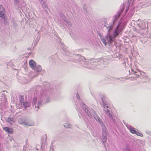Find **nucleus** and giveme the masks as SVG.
Masks as SVG:
<instances>
[{
	"label": "nucleus",
	"mask_w": 151,
	"mask_h": 151,
	"mask_svg": "<svg viewBox=\"0 0 151 151\" xmlns=\"http://www.w3.org/2000/svg\"><path fill=\"white\" fill-rule=\"evenodd\" d=\"M53 90L50 89H47L45 87L42 88L41 91H36L35 92L34 95L33 103L34 104H41L44 97L45 98V103H48L50 101V98L48 95H50L52 92H53Z\"/></svg>",
	"instance_id": "1"
},
{
	"label": "nucleus",
	"mask_w": 151,
	"mask_h": 151,
	"mask_svg": "<svg viewBox=\"0 0 151 151\" xmlns=\"http://www.w3.org/2000/svg\"><path fill=\"white\" fill-rule=\"evenodd\" d=\"M104 26L106 28L108 31V35L106 36V38L108 40V42L110 44L115 41V38L118 36L120 32L123 29V26L121 22L119 23L116 28L113 31L112 34H110L111 31L113 29V26L110 22L109 24L106 23V22H104Z\"/></svg>",
	"instance_id": "2"
},
{
	"label": "nucleus",
	"mask_w": 151,
	"mask_h": 151,
	"mask_svg": "<svg viewBox=\"0 0 151 151\" xmlns=\"http://www.w3.org/2000/svg\"><path fill=\"white\" fill-rule=\"evenodd\" d=\"M124 9V4L120 6V10L118 11L116 14L113 17L112 22H111L113 27L116 25L118 22V20L120 16L122 14Z\"/></svg>",
	"instance_id": "3"
},
{
	"label": "nucleus",
	"mask_w": 151,
	"mask_h": 151,
	"mask_svg": "<svg viewBox=\"0 0 151 151\" xmlns=\"http://www.w3.org/2000/svg\"><path fill=\"white\" fill-rule=\"evenodd\" d=\"M59 15L63 21L62 22H61L59 24V25L62 29H66L65 26H66L67 28L70 27L72 26V24L71 22L67 20V18L65 17L62 13H60Z\"/></svg>",
	"instance_id": "4"
},
{
	"label": "nucleus",
	"mask_w": 151,
	"mask_h": 151,
	"mask_svg": "<svg viewBox=\"0 0 151 151\" xmlns=\"http://www.w3.org/2000/svg\"><path fill=\"white\" fill-rule=\"evenodd\" d=\"M94 98L96 100L97 103L100 104H107L108 103L106 96L105 94H102L99 93L96 96H93Z\"/></svg>",
	"instance_id": "5"
},
{
	"label": "nucleus",
	"mask_w": 151,
	"mask_h": 151,
	"mask_svg": "<svg viewBox=\"0 0 151 151\" xmlns=\"http://www.w3.org/2000/svg\"><path fill=\"white\" fill-rule=\"evenodd\" d=\"M81 109L85 111L86 114L90 118L92 117V115L90 112V109L86 104H80Z\"/></svg>",
	"instance_id": "6"
},
{
	"label": "nucleus",
	"mask_w": 151,
	"mask_h": 151,
	"mask_svg": "<svg viewBox=\"0 0 151 151\" xmlns=\"http://www.w3.org/2000/svg\"><path fill=\"white\" fill-rule=\"evenodd\" d=\"M107 104H103V106H103L104 108V110L106 111V114L108 115L110 118H112L111 119L113 122H115V120L114 119H113L112 118V115L111 114L110 112H111V111L110 110V108L109 107V106L107 105Z\"/></svg>",
	"instance_id": "7"
},
{
	"label": "nucleus",
	"mask_w": 151,
	"mask_h": 151,
	"mask_svg": "<svg viewBox=\"0 0 151 151\" xmlns=\"http://www.w3.org/2000/svg\"><path fill=\"white\" fill-rule=\"evenodd\" d=\"M137 24L140 29H144L146 28L147 25V24L143 21L140 22L139 21V20L137 21Z\"/></svg>",
	"instance_id": "8"
},
{
	"label": "nucleus",
	"mask_w": 151,
	"mask_h": 151,
	"mask_svg": "<svg viewBox=\"0 0 151 151\" xmlns=\"http://www.w3.org/2000/svg\"><path fill=\"white\" fill-rule=\"evenodd\" d=\"M5 8L2 5H0V17L4 18L6 16L5 14Z\"/></svg>",
	"instance_id": "9"
},
{
	"label": "nucleus",
	"mask_w": 151,
	"mask_h": 151,
	"mask_svg": "<svg viewBox=\"0 0 151 151\" xmlns=\"http://www.w3.org/2000/svg\"><path fill=\"white\" fill-rule=\"evenodd\" d=\"M85 60L84 57L81 56H80V57L78 59V62L83 65H84L85 64H86L88 63V61H86Z\"/></svg>",
	"instance_id": "10"
},
{
	"label": "nucleus",
	"mask_w": 151,
	"mask_h": 151,
	"mask_svg": "<svg viewBox=\"0 0 151 151\" xmlns=\"http://www.w3.org/2000/svg\"><path fill=\"white\" fill-rule=\"evenodd\" d=\"M34 70V73H35L36 75H37L39 74L42 70V68L40 65H38L36 66L35 68L33 69Z\"/></svg>",
	"instance_id": "11"
},
{
	"label": "nucleus",
	"mask_w": 151,
	"mask_h": 151,
	"mask_svg": "<svg viewBox=\"0 0 151 151\" xmlns=\"http://www.w3.org/2000/svg\"><path fill=\"white\" fill-rule=\"evenodd\" d=\"M93 62L94 63L93 64L94 65H96L98 66L99 65H101L102 67H104L102 65V64H103V62L102 60L98 61V60H93Z\"/></svg>",
	"instance_id": "12"
},
{
	"label": "nucleus",
	"mask_w": 151,
	"mask_h": 151,
	"mask_svg": "<svg viewBox=\"0 0 151 151\" xmlns=\"http://www.w3.org/2000/svg\"><path fill=\"white\" fill-rule=\"evenodd\" d=\"M3 129L9 134H12L13 132V129L10 127H4Z\"/></svg>",
	"instance_id": "13"
},
{
	"label": "nucleus",
	"mask_w": 151,
	"mask_h": 151,
	"mask_svg": "<svg viewBox=\"0 0 151 151\" xmlns=\"http://www.w3.org/2000/svg\"><path fill=\"white\" fill-rule=\"evenodd\" d=\"M29 65L33 69H34L36 66L35 62L32 60H30L29 61Z\"/></svg>",
	"instance_id": "14"
},
{
	"label": "nucleus",
	"mask_w": 151,
	"mask_h": 151,
	"mask_svg": "<svg viewBox=\"0 0 151 151\" xmlns=\"http://www.w3.org/2000/svg\"><path fill=\"white\" fill-rule=\"evenodd\" d=\"M128 129H129L130 132L132 134H135L136 132V131L135 128L129 125H126Z\"/></svg>",
	"instance_id": "15"
},
{
	"label": "nucleus",
	"mask_w": 151,
	"mask_h": 151,
	"mask_svg": "<svg viewBox=\"0 0 151 151\" xmlns=\"http://www.w3.org/2000/svg\"><path fill=\"white\" fill-rule=\"evenodd\" d=\"M32 107L34 110L36 111L39 110L40 107L42 106V104H32Z\"/></svg>",
	"instance_id": "16"
},
{
	"label": "nucleus",
	"mask_w": 151,
	"mask_h": 151,
	"mask_svg": "<svg viewBox=\"0 0 151 151\" xmlns=\"http://www.w3.org/2000/svg\"><path fill=\"white\" fill-rule=\"evenodd\" d=\"M39 1L43 8H47L46 2L44 0H39Z\"/></svg>",
	"instance_id": "17"
},
{
	"label": "nucleus",
	"mask_w": 151,
	"mask_h": 151,
	"mask_svg": "<svg viewBox=\"0 0 151 151\" xmlns=\"http://www.w3.org/2000/svg\"><path fill=\"white\" fill-rule=\"evenodd\" d=\"M107 133L103 132L102 133V142L104 144V143L106 142L107 139Z\"/></svg>",
	"instance_id": "18"
},
{
	"label": "nucleus",
	"mask_w": 151,
	"mask_h": 151,
	"mask_svg": "<svg viewBox=\"0 0 151 151\" xmlns=\"http://www.w3.org/2000/svg\"><path fill=\"white\" fill-rule=\"evenodd\" d=\"M19 101L21 104H25L24 103V99L23 96L22 95H20L19 96ZM26 103L25 104H27L26 102Z\"/></svg>",
	"instance_id": "19"
},
{
	"label": "nucleus",
	"mask_w": 151,
	"mask_h": 151,
	"mask_svg": "<svg viewBox=\"0 0 151 151\" xmlns=\"http://www.w3.org/2000/svg\"><path fill=\"white\" fill-rule=\"evenodd\" d=\"M132 72L131 73H132L133 74H135L136 76H138V77L140 75H142V73L140 71L137 72L136 71H134L132 69H131Z\"/></svg>",
	"instance_id": "20"
},
{
	"label": "nucleus",
	"mask_w": 151,
	"mask_h": 151,
	"mask_svg": "<svg viewBox=\"0 0 151 151\" xmlns=\"http://www.w3.org/2000/svg\"><path fill=\"white\" fill-rule=\"evenodd\" d=\"M94 117L95 119L96 120V121L98 122L99 123L101 122H102V120L99 118L98 115L95 116H94Z\"/></svg>",
	"instance_id": "21"
},
{
	"label": "nucleus",
	"mask_w": 151,
	"mask_h": 151,
	"mask_svg": "<svg viewBox=\"0 0 151 151\" xmlns=\"http://www.w3.org/2000/svg\"><path fill=\"white\" fill-rule=\"evenodd\" d=\"M21 106L23 108H24V110L27 109V107L29 106V104H20Z\"/></svg>",
	"instance_id": "22"
},
{
	"label": "nucleus",
	"mask_w": 151,
	"mask_h": 151,
	"mask_svg": "<svg viewBox=\"0 0 151 151\" xmlns=\"http://www.w3.org/2000/svg\"><path fill=\"white\" fill-rule=\"evenodd\" d=\"M13 120H14L13 118L9 117V118H8L6 120V122H7L8 123H11L10 122H14Z\"/></svg>",
	"instance_id": "23"
},
{
	"label": "nucleus",
	"mask_w": 151,
	"mask_h": 151,
	"mask_svg": "<svg viewBox=\"0 0 151 151\" xmlns=\"http://www.w3.org/2000/svg\"><path fill=\"white\" fill-rule=\"evenodd\" d=\"M3 19L4 21V24L5 25H8L9 24L8 22L7 21V19L6 18V17H5L4 18H2Z\"/></svg>",
	"instance_id": "24"
},
{
	"label": "nucleus",
	"mask_w": 151,
	"mask_h": 151,
	"mask_svg": "<svg viewBox=\"0 0 151 151\" xmlns=\"http://www.w3.org/2000/svg\"><path fill=\"white\" fill-rule=\"evenodd\" d=\"M101 127L103 130V132H107V129L105 125L102 126Z\"/></svg>",
	"instance_id": "25"
},
{
	"label": "nucleus",
	"mask_w": 151,
	"mask_h": 151,
	"mask_svg": "<svg viewBox=\"0 0 151 151\" xmlns=\"http://www.w3.org/2000/svg\"><path fill=\"white\" fill-rule=\"evenodd\" d=\"M83 10L86 13L87 12V7L86 5L84 4L83 5Z\"/></svg>",
	"instance_id": "26"
},
{
	"label": "nucleus",
	"mask_w": 151,
	"mask_h": 151,
	"mask_svg": "<svg viewBox=\"0 0 151 151\" xmlns=\"http://www.w3.org/2000/svg\"><path fill=\"white\" fill-rule=\"evenodd\" d=\"M52 143H51V146L50 147V151H54V146L53 145H52Z\"/></svg>",
	"instance_id": "27"
},
{
	"label": "nucleus",
	"mask_w": 151,
	"mask_h": 151,
	"mask_svg": "<svg viewBox=\"0 0 151 151\" xmlns=\"http://www.w3.org/2000/svg\"><path fill=\"white\" fill-rule=\"evenodd\" d=\"M135 134H136L137 135L141 137L143 136V135L140 132H138L136 131V132Z\"/></svg>",
	"instance_id": "28"
},
{
	"label": "nucleus",
	"mask_w": 151,
	"mask_h": 151,
	"mask_svg": "<svg viewBox=\"0 0 151 151\" xmlns=\"http://www.w3.org/2000/svg\"><path fill=\"white\" fill-rule=\"evenodd\" d=\"M18 122L20 124H26V125H27V124H26V123L24 122H22V121H21L20 120H19L18 121Z\"/></svg>",
	"instance_id": "29"
},
{
	"label": "nucleus",
	"mask_w": 151,
	"mask_h": 151,
	"mask_svg": "<svg viewBox=\"0 0 151 151\" xmlns=\"http://www.w3.org/2000/svg\"><path fill=\"white\" fill-rule=\"evenodd\" d=\"M42 149V146L40 145H38L36 146V149L38 150L39 149Z\"/></svg>",
	"instance_id": "30"
},
{
	"label": "nucleus",
	"mask_w": 151,
	"mask_h": 151,
	"mask_svg": "<svg viewBox=\"0 0 151 151\" xmlns=\"http://www.w3.org/2000/svg\"><path fill=\"white\" fill-rule=\"evenodd\" d=\"M64 127L66 128H69L70 125V124H68L67 123H65L64 124Z\"/></svg>",
	"instance_id": "31"
},
{
	"label": "nucleus",
	"mask_w": 151,
	"mask_h": 151,
	"mask_svg": "<svg viewBox=\"0 0 151 151\" xmlns=\"http://www.w3.org/2000/svg\"><path fill=\"white\" fill-rule=\"evenodd\" d=\"M101 40L104 44H105V45H106V41L105 39L102 38L101 39Z\"/></svg>",
	"instance_id": "32"
},
{
	"label": "nucleus",
	"mask_w": 151,
	"mask_h": 151,
	"mask_svg": "<svg viewBox=\"0 0 151 151\" xmlns=\"http://www.w3.org/2000/svg\"><path fill=\"white\" fill-rule=\"evenodd\" d=\"M14 0V4L15 5H17L19 2V0Z\"/></svg>",
	"instance_id": "33"
},
{
	"label": "nucleus",
	"mask_w": 151,
	"mask_h": 151,
	"mask_svg": "<svg viewBox=\"0 0 151 151\" xmlns=\"http://www.w3.org/2000/svg\"><path fill=\"white\" fill-rule=\"evenodd\" d=\"M92 111V113H93V114L94 117L95 116L97 115L96 112L94 110H93Z\"/></svg>",
	"instance_id": "34"
},
{
	"label": "nucleus",
	"mask_w": 151,
	"mask_h": 151,
	"mask_svg": "<svg viewBox=\"0 0 151 151\" xmlns=\"http://www.w3.org/2000/svg\"><path fill=\"white\" fill-rule=\"evenodd\" d=\"M76 97L78 100H80V98L78 93L76 94Z\"/></svg>",
	"instance_id": "35"
},
{
	"label": "nucleus",
	"mask_w": 151,
	"mask_h": 151,
	"mask_svg": "<svg viewBox=\"0 0 151 151\" xmlns=\"http://www.w3.org/2000/svg\"><path fill=\"white\" fill-rule=\"evenodd\" d=\"M101 126V127H102V126H104V125H105L104 123H103V122L102 121V122H100L99 123Z\"/></svg>",
	"instance_id": "36"
},
{
	"label": "nucleus",
	"mask_w": 151,
	"mask_h": 151,
	"mask_svg": "<svg viewBox=\"0 0 151 151\" xmlns=\"http://www.w3.org/2000/svg\"><path fill=\"white\" fill-rule=\"evenodd\" d=\"M65 45H63V44H62V45H61V48L62 49H63V48H64V46Z\"/></svg>",
	"instance_id": "37"
},
{
	"label": "nucleus",
	"mask_w": 151,
	"mask_h": 151,
	"mask_svg": "<svg viewBox=\"0 0 151 151\" xmlns=\"http://www.w3.org/2000/svg\"><path fill=\"white\" fill-rule=\"evenodd\" d=\"M128 10H129V8L128 7L125 10V12L126 13L128 11Z\"/></svg>",
	"instance_id": "38"
},
{
	"label": "nucleus",
	"mask_w": 151,
	"mask_h": 151,
	"mask_svg": "<svg viewBox=\"0 0 151 151\" xmlns=\"http://www.w3.org/2000/svg\"><path fill=\"white\" fill-rule=\"evenodd\" d=\"M45 142L46 141L47 139V135H46V134H45Z\"/></svg>",
	"instance_id": "39"
},
{
	"label": "nucleus",
	"mask_w": 151,
	"mask_h": 151,
	"mask_svg": "<svg viewBox=\"0 0 151 151\" xmlns=\"http://www.w3.org/2000/svg\"><path fill=\"white\" fill-rule=\"evenodd\" d=\"M37 39H38V38H37V39H36V40H35V41H36L37 42H38V41H39V40H38H38H37Z\"/></svg>",
	"instance_id": "40"
},
{
	"label": "nucleus",
	"mask_w": 151,
	"mask_h": 151,
	"mask_svg": "<svg viewBox=\"0 0 151 151\" xmlns=\"http://www.w3.org/2000/svg\"><path fill=\"white\" fill-rule=\"evenodd\" d=\"M27 141H28V140L27 139L26 141V144H27L28 145V143L27 142Z\"/></svg>",
	"instance_id": "41"
},
{
	"label": "nucleus",
	"mask_w": 151,
	"mask_h": 151,
	"mask_svg": "<svg viewBox=\"0 0 151 151\" xmlns=\"http://www.w3.org/2000/svg\"><path fill=\"white\" fill-rule=\"evenodd\" d=\"M122 64H125H125H126V63H125V62H123V63H122Z\"/></svg>",
	"instance_id": "42"
},
{
	"label": "nucleus",
	"mask_w": 151,
	"mask_h": 151,
	"mask_svg": "<svg viewBox=\"0 0 151 151\" xmlns=\"http://www.w3.org/2000/svg\"><path fill=\"white\" fill-rule=\"evenodd\" d=\"M137 70L139 72L140 71V70L139 69H137Z\"/></svg>",
	"instance_id": "43"
},
{
	"label": "nucleus",
	"mask_w": 151,
	"mask_h": 151,
	"mask_svg": "<svg viewBox=\"0 0 151 151\" xmlns=\"http://www.w3.org/2000/svg\"><path fill=\"white\" fill-rule=\"evenodd\" d=\"M124 124H125L126 125V124L124 122Z\"/></svg>",
	"instance_id": "44"
},
{
	"label": "nucleus",
	"mask_w": 151,
	"mask_h": 151,
	"mask_svg": "<svg viewBox=\"0 0 151 151\" xmlns=\"http://www.w3.org/2000/svg\"><path fill=\"white\" fill-rule=\"evenodd\" d=\"M97 68H99V67H97Z\"/></svg>",
	"instance_id": "45"
},
{
	"label": "nucleus",
	"mask_w": 151,
	"mask_h": 151,
	"mask_svg": "<svg viewBox=\"0 0 151 151\" xmlns=\"http://www.w3.org/2000/svg\"><path fill=\"white\" fill-rule=\"evenodd\" d=\"M129 73H130V70H129Z\"/></svg>",
	"instance_id": "46"
},
{
	"label": "nucleus",
	"mask_w": 151,
	"mask_h": 151,
	"mask_svg": "<svg viewBox=\"0 0 151 151\" xmlns=\"http://www.w3.org/2000/svg\"><path fill=\"white\" fill-rule=\"evenodd\" d=\"M83 104H84V102H83Z\"/></svg>",
	"instance_id": "47"
}]
</instances>
